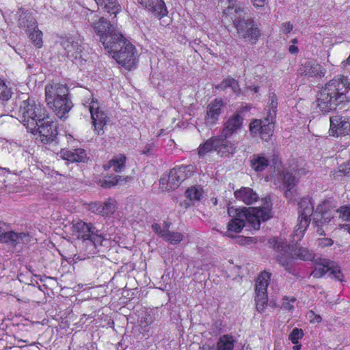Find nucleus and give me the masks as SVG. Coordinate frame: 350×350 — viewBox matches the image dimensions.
<instances>
[{
	"label": "nucleus",
	"instance_id": "nucleus-50",
	"mask_svg": "<svg viewBox=\"0 0 350 350\" xmlns=\"http://www.w3.org/2000/svg\"><path fill=\"white\" fill-rule=\"evenodd\" d=\"M330 273L337 280H341L343 275L341 272L340 268L338 266H334V264H331V269L329 270Z\"/></svg>",
	"mask_w": 350,
	"mask_h": 350
},
{
	"label": "nucleus",
	"instance_id": "nucleus-9",
	"mask_svg": "<svg viewBox=\"0 0 350 350\" xmlns=\"http://www.w3.org/2000/svg\"><path fill=\"white\" fill-rule=\"evenodd\" d=\"M237 216L242 217L247 222L250 229L257 230L260 227L261 221H267L271 217V208L262 207H244L237 209Z\"/></svg>",
	"mask_w": 350,
	"mask_h": 350
},
{
	"label": "nucleus",
	"instance_id": "nucleus-54",
	"mask_svg": "<svg viewBox=\"0 0 350 350\" xmlns=\"http://www.w3.org/2000/svg\"><path fill=\"white\" fill-rule=\"evenodd\" d=\"M153 231L163 238V234H165L167 230H163L159 224H153L152 225Z\"/></svg>",
	"mask_w": 350,
	"mask_h": 350
},
{
	"label": "nucleus",
	"instance_id": "nucleus-12",
	"mask_svg": "<svg viewBox=\"0 0 350 350\" xmlns=\"http://www.w3.org/2000/svg\"><path fill=\"white\" fill-rule=\"evenodd\" d=\"M194 174V167L191 165H178L171 169L168 175L167 190H174L186 179Z\"/></svg>",
	"mask_w": 350,
	"mask_h": 350
},
{
	"label": "nucleus",
	"instance_id": "nucleus-42",
	"mask_svg": "<svg viewBox=\"0 0 350 350\" xmlns=\"http://www.w3.org/2000/svg\"><path fill=\"white\" fill-rule=\"evenodd\" d=\"M163 239L171 244L176 245L180 243L183 239V235L180 232L167 230L165 234H163Z\"/></svg>",
	"mask_w": 350,
	"mask_h": 350
},
{
	"label": "nucleus",
	"instance_id": "nucleus-7",
	"mask_svg": "<svg viewBox=\"0 0 350 350\" xmlns=\"http://www.w3.org/2000/svg\"><path fill=\"white\" fill-rule=\"evenodd\" d=\"M91 26L99 36L105 49H111L116 46L113 41L122 38V33L104 17H100L98 21L91 23Z\"/></svg>",
	"mask_w": 350,
	"mask_h": 350
},
{
	"label": "nucleus",
	"instance_id": "nucleus-23",
	"mask_svg": "<svg viewBox=\"0 0 350 350\" xmlns=\"http://www.w3.org/2000/svg\"><path fill=\"white\" fill-rule=\"evenodd\" d=\"M137 1L152 12L158 18H161L167 14L165 5L162 0H137Z\"/></svg>",
	"mask_w": 350,
	"mask_h": 350
},
{
	"label": "nucleus",
	"instance_id": "nucleus-27",
	"mask_svg": "<svg viewBox=\"0 0 350 350\" xmlns=\"http://www.w3.org/2000/svg\"><path fill=\"white\" fill-rule=\"evenodd\" d=\"M126 160L127 158L124 154H116L103 165V168L105 170L112 168L116 173L122 172L125 168Z\"/></svg>",
	"mask_w": 350,
	"mask_h": 350
},
{
	"label": "nucleus",
	"instance_id": "nucleus-22",
	"mask_svg": "<svg viewBox=\"0 0 350 350\" xmlns=\"http://www.w3.org/2000/svg\"><path fill=\"white\" fill-rule=\"evenodd\" d=\"M218 7L223 10V16L226 18H236V16L241 12H244L245 7L238 3L236 0H219Z\"/></svg>",
	"mask_w": 350,
	"mask_h": 350
},
{
	"label": "nucleus",
	"instance_id": "nucleus-36",
	"mask_svg": "<svg viewBox=\"0 0 350 350\" xmlns=\"http://www.w3.org/2000/svg\"><path fill=\"white\" fill-rule=\"evenodd\" d=\"M235 340L232 335L221 336L217 342V350H233Z\"/></svg>",
	"mask_w": 350,
	"mask_h": 350
},
{
	"label": "nucleus",
	"instance_id": "nucleus-64",
	"mask_svg": "<svg viewBox=\"0 0 350 350\" xmlns=\"http://www.w3.org/2000/svg\"><path fill=\"white\" fill-rule=\"evenodd\" d=\"M345 228L347 230V232L350 234V224L345 225Z\"/></svg>",
	"mask_w": 350,
	"mask_h": 350
},
{
	"label": "nucleus",
	"instance_id": "nucleus-20",
	"mask_svg": "<svg viewBox=\"0 0 350 350\" xmlns=\"http://www.w3.org/2000/svg\"><path fill=\"white\" fill-rule=\"evenodd\" d=\"M297 72L301 77L308 79H320L325 76L326 70L316 62L307 60L300 64Z\"/></svg>",
	"mask_w": 350,
	"mask_h": 350
},
{
	"label": "nucleus",
	"instance_id": "nucleus-63",
	"mask_svg": "<svg viewBox=\"0 0 350 350\" xmlns=\"http://www.w3.org/2000/svg\"><path fill=\"white\" fill-rule=\"evenodd\" d=\"M251 90L254 92H258L259 91V87L258 86H254L253 88H251Z\"/></svg>",
	"mask_w": 350,
	"mask_h": 350
},
{
	"label": "nucleus",
	"instance_id": "nucleus-43",
	"mask_svg": "<svg viewBox=\"0 0 350 350\" xmlns=\"http://www.w3.org/2000/svg\"><path fill=\"white\" fill-rule=\"evenodd\" d=\"M332 175L334 179L338 178L340 176H350V160L340 165L338 170H334Z\"/></svg>",
	"mask_w": 350,
	"mask_h": 350
},
{
	"label": "nucleus",
	"instance_id": "nucleus-34",
	"mask_svg": "<svg viewBox=\"0 0 350 350\" xmlns=\"http://www.w3.org/2000/svg\"><path fill=\"white\" fill-rule=\"evenodd\" d=\"M228 88H230L237 96L241 95V90L239 82L230 76H228L226 78L224 79L221 83L216 87L217 89L220 88L221 90H226Z\"/></svg>",
	"mask_w": 350,
	"mask_h": 350
},
{
	"label": "nucleus",
	"instance_id": "nucleus-44",
	"mask_svg": "<svg viewBox=\"0 0 350 350\" xmlns=\"http://www.w3.org/2000/svg\"><path fill=\"white\" fill-rule=\"evenodd\" d=\"M185 196L190 200H200L202 196V189L195 186L190 187L185 191Z\"/></svg>",
	"mask_w": 350,
	"mask_h": 350
},
{
	"label": "nucleus",
	"instance_id": "nucleus-10",
	"mask_svg": "<svg viewBox=\"0 0 350 350\" xmlns=\"http://www.w3.org/2000/svg\"><path fill=\"white\" fill-rule=\"evenodd\" d=\"M299 222L294 231V236H297L298 239L300 240L310 224V217L314 212V204L312 198L309 197L302 198L299 202Z\"/></svg>",
	"mask_w": 350,
	"mask_h": 350
},
{
	"label": "nucleus",
	"instance_id": "nucleus-48",
	"mask_svg": "<svg viewBox=\"0 0 350 350\" xmlns=\"http://www.w3.org/2000/svg\"><path fill=\"white\" fill-rule=\"evenodd\" d=\"M336 212L342 220L350 221V205L341 206L336 210Z\"/></svg>",
	"mask_w": 350,
	"mask_h": 350
},
{
	"label": "nucleus",
	"instance_id": "nucleus-14",
	"mask_svg": "<svg viewBox=\"0 0 350 350\" xmlns=\"http://www.w3.org/2000/svg\"><path fill=\"white\" fill-rule=\"evenodd\" d=\"M83 39L79 34L66 37L61 41V44L66 51L67 57L74 59H82Z\"/></svg>",
	"mask_w": 350,
	"mask_h": 350
},
{
	"label": "nucleus",
	"instance_id": "nucleus-21",
	"mask_svg": "<svg viewBox=\"0 0 350 350\" xmlns=\"http://www.w3.org/2000/svg\"><path fill=\"white\" fill-rule=\"evenodd\" d=\"M225 105L221 98H215L208 104L204 118L206 122L212 125L215 124L219 120Z\"/></svg>",
	"mask_w": 350,
	"mask_h": 350
},
{
	"label": "nucleus",
	"instance_id": "nucleus-55",
	"mask_svg": "<svg viewBox=\"0 0 350 350\" xmlns=\"http://www.w3.org/2000/svg\"><path fill=\"white\" fill-rule=\"evenodd\" d=\"M154 146V144L153 143L146 144L142 150V154H148L152 151Z\"/></svg>",
	"mask_w": 350,
	"mask_h": 350
},
{
	"label": "nucleus",
	"instance_id": "nucleus-6",
	"mask_svg": "<svg viewBox=\"0 0 350 350\" xmlns=\"http://www.w3.org/2000/svg\"><path fill=\"white\" fill-rule=\"evenodd\" d=\"M19 113L24 126L31 133H34L39 122L43 120V118L47 114L43 105L37 104L30 98L21 103Z\"/></svg>",
	"mask_w": 350,
	"mask_h": 350
},
{
	"label": "nucleus",
	"instance_id": "nucleus-57",
	"mask_svg": "<svg viewBox=\"0 0 350 350\" xmlns=\"http://www.w3.org/2000/svg\"><path fill=\"white\" fill-rule=\"evenodd\" d=\"M288 51L291 54L296 55L299 52V48L297 46L292 44L289 46Z\"/></svg>",
	"mask_w": 350,
	"mask_h": 350
},
{
	"label": "nucleus",
	"instance_id": "nucleus-11",
	"mask_svg": "<svg viewBox=\"0 0 350 350\" xmlns=\"http://www.w3.org/2000/svg\"><path fill=\"white\" fill-rule=\"evenodd\" d=\"M275 121L267 116L263 119H254L249 124V131L254 137L268 142L273 135Z\"/></svg>",
	"mask_w": 350,
	"mask_h": 350
},
{
	"label": "nucleus",
	"instance_id": "nucleus-26",
	"mask_svg": "<svg viewBox=\"0 0 350 350\" xmlns=\"http://www.w3.org/2000/svg\"><path fill=\"white\" fill-rule=\"evenodd\" d=\"M315 267L311 272L310 275L314 278H321L323 277L331 269V264L334 262L326 258H317L314 260Z\"/></svg>",
	"mask_w": 350,
	"mask_h": 350
},
{
	"label": "nucleus",
	"instance_id": "nucleus-49",
	"mask_svg": "<svg viewBox=\"0 0 350 350\" xmlns=\"http://www.w3.org/2000/svg\"><path fill=\"white\" fill-rule=\"evenodd\" d=\"M101 202H94L88 204V210L94 214L100 215Z\"/></svg>",
	"mask_w": 350,
	"mask_h": 350
},
{
	"label": "nucleus",
	"instance_id": "nucleus-56",
	"mask_svg": "<svg viewBox=\"0 0 350 350\" xmlns=\"http://www.w3.org/2000/svg\"><path fill=\"white\" fill-rule=\"evenodd\" d=\"M255 8H262L267 3V0H250Z\"/></svg>",
	"mask_w": 350,
	"mask_h": 350
},
{
	"label": "nucleus",
	"instance_id": "nucleus-19",
	"mask_svg": "<svg viewBox=\"0 0 350 350\" xmlns=\"http://www.w3.org/2000/svg\"><path fill=\"white\" fill-rule=\"evenodd\" d=\"M329 122V135L338 137L350 133V117L338 115L331 116Z\"/></svg>",
	"mask_w": 350,
	"mask_h": 350
},
{
	"label": "nucleus",
	"instance_id": "nucleus-58",
	"mask_svg": "<svg viewBox=\"0 0 350 350\" xmlns=\"http://www.w3.org/2000/svg\"><path fill=\"white\" fill-rule=\"evenodd\" d=\"M202 350H215L214 346H211L209 345H204L202 347Z\"/></svg>",
	"mask_w": 350,
	"mask_h": 350
},
{
	"label": "nucleus",
	"instance_id": "nucleus-13",
	"mask_svg": "<svg viewBox=\"0 0 350 350\" xmlns=\"http://www.w3.org/2000/svg\"><path fill=\"white\" fill-rule=\"evenodd\" d=\"M235 149L233 144L228 145L226 142L221 141L217 137H212L199 146L198 154L200 158H203L206 154L215 150L232 154Z\"/></svg>",
	"mask_w": 350,
	"mask_h": 350
},
{
	"label": "nucleus",
	"instance_id": "nucleus-32",
	"mask_svg": "<svg viewBox=\"0 0 350 350\" xmlns=\"http://www.w3.org/2000/svg\"><path fill=\"white\" fill-rule=\"evenodd\" d=\"M245 226V220L242 217L237 216V209L236 210L235 217L231 219L227 225L226 235L228 237H233L232 233H239L241 232L243 228Z\"/></svg>",
	"mask_w": 350,
	"mask_h": 350
},
{
	"label": "nucleus",
	"instance_id": "nucleus-25",
	"mask_svg": "<svg viewBox=\"0 0 350 350\" xmlns=\"http://www.w3.org/2000/svg\"><path fill=\"white\" fill-rule=\"evenodd\" d=\"M234 197L239 201L243 202L247 205H250L256 202L259 197L258 195L252 188L243 187L234 191Z\"/></svg>",
	"mask_w": 350,
	"mask_h": 350
},
{
	"label": "nucleus",
	"instance_id": "nucleus-61",
	"mask_svg": "<svg viewBox=\"0 0 350 350\" xmlns=\"http://www.w3.org/2000/svg\"><path fill=\"white\" fill-rule=\"evenodd\" d=\"M347 66H350V54L347 60L343 62L344 67H347Z\"/></svg>",
	"mask_w": 350,
	"mask_h": 350
},
{
	"label": "nucleus",
	"instance_id": "nucleus-1",
	"mask_svg": "<svg viewBox=\"0 0 350 350\" xmlns=\"http://www.w3.org/2000/svg\"><path fill=\"white\" fill-rule=\"evenodd\" d=\"M350 89L347 77L338 75L327 82L317 97V106L323 113L336 110L337 107L347 100L346 93Z\"/></svg>",
	"mask_w": 350,
	"mask_h": 350
},
{
	"label": "nucleus",
	"instance_id": "nucleus-33",
	"mask_svg": "<svg viewBox=\"0 0 350 350\" xmlns=\"http://www.w3.org/2000/svg\"><path fill=\"white\" fill-rule=\"evenodd\" d=\"M271 274L266 271L261 272L256 280L255 293H267V287L271 280Z\"/></svg>",
	"mask_w": 350,
	"mask_h": 350
},
{
	"label": "nucleus",
	"instance_id": "nucleus-30",
	"mask_svg": "<svg viewBox=\"0 0 350 350\" xmlns=\"http://www.w3.org/2000/svg\"><path fill=\"white\" fill-rule=\"evenodd\" d=\"M98 8L110 15H116L122 11V7L118 0H100L96 2Z\"/></svg>",
	"mask_w": 350,
	"mask_h": 350
},
{
	"label": "nucleus",
	"instance_id": "nucleus-18",
	"mask_svg": "<svg viewBox=\"0 0 350 350\" xmlns=\"http://www.w3.org/2000/svg\"><path fill=\"white\" fill-rule=\"evenodd\" d=\"M29 234L25 232L17 233L10 230V226L3 221H0V242L10 243L15 247L18 244L27 241Z\"/></svg>",
	"mask_w": 350,
	"mask_h": 350
},
{
	"label": "nucleus",
	"instance_id": "nucleus-24",
	"mask_svg": "<svg viewBox=\"0 0 350 350\" xmlns=\"http://www.w3.org/2000/svg\"><path fill=\"white\" fill-rule=\"evenodd\" d=\"M18 27L24 29L26 31L31 30L36 27L37 21L32 16V14L28 10L20 9L18 11V18L17 21Z\"/></svg>",
	"mask_w": 350,
	"mask_h": 350
},
{
	"label": "nucleus",
	"instance_id": "nucleus-60",
	"mask_svg": "<svg viewBox=\"0 0 350 350\" xmlns=\"http://www.w3.org/2000/svg\"><path fill=\"white\" fill-rule=\"evenodd\" d=\"M294 346L293 347V350H300L301 348V344L298 342L297 344H293Z\"/></svg>",
	"mask_w": 350,
	"mask_h": 350
},
{
	"label": "nucleus",
	"instance_id": "nucleus-5",
	"mask_svg": "<svg viewBox=\"0 0 350 350\" xmlns=\"http://www.w3.org/2000/svg\"><path fill=\"white\" fill-rule=\"evenodd\" d=\"M72 235L83 242H88L92 247L91 254H96L98 252L97 247L104 245L106 241L105 237L98 233L94 225L82 220L73 221L71 226Z\"/></svg>",
	"mask_w": 350,
	"mask_h": 350
},
{
	"label": "nucleus",
	"instance_id": "nucleus-47",
	"mask_svg": "<svg viewBox=\"0 0 350 350\" xmlns=\"http://www.w3.org/2000/svg\"><path fill=\"white\" fill-rule=\"evenodd\" d=\"M122 180L121 176H115L113 177L109 176L107 178L104 179L101 182V187L103 188H110L116 186L119 181Z\"/></svg>",
	"mask_w": 350,
	"mask_h": 350
},
{
	"label": "nucleus",
	"instance_id": "nucleus-2",
	"mask_svg": "<svg viewBox=\"0 0 350 350\" xmlns=\"http://www.w3.org/2000/svg\"><path fill=\"white\" fill-rule=\"evenodd\" d=\"M45 100L60 119L66 118V115L72 107L68 98L69 90L66 85L60 83H49L45 86Z\"/></svg>",
	"mask_w": 350,
	"mask_h": 350
},
{
	"label": "nucleus",
	"instance_id": "nucleus-52",
	"mask_svg": "<svg viewBox=\"0 0 350 350\" xmlns=\"http://www.w3.org/2000/svg\"><path fill=\"white\" fill-rule=\"evenodd\" d=\"M310 322L312 323H321L322 318L319 314H316L314 311L309 312Z\"/></svg>",
	"mask_w": 350,
	"mask_h": 350
},
{
	"label": "nucleus",
	"instance_id": "nucleus-28",
	"mask_svg": "<svg viewBox=\"0 0 350 350\" xmlns=\"http://www.w3.org/2000/svg\"><path fill=\"white\" fill-rule=\"evenodd\" d=\"M250 165L256 172H261L269 165V160L265 153L254 154L250 160Z\"/></svg>",
	"mask_w": 350,
	"mask_h": 350
},
{
	"label": "nucleus",
	"instance_id": "nucleus-16",
	"mask_svg": "<svg viewBox=\"0 0 350 350\" xmlns=\"http://www.w3.org/2000/svg\"><path fill=\"white\" fill-rule=\"evenodd\" d=\"M90 111L94 130L98 135H102L104 133V127L109 121V118L107 113L101 110L97 99L92 98L90 103Z\"/></svg>",
	"mask_w": 350,
	"mask_h": 350
},
{
	"label": "nucleus",
	"instance_id": "nucleus-3",
	"mask_svg": "<svg viewBox=\"0 0 350 350\" xmlns=\"http://www.w3.org/2000/svg\"><path fill=\"white\" fill-rule=\"evenodd\" d=\"M269 243L280 252L277 256L278 262L288 272L291 271L294 260L304 261L313 260L314 253L306 247H295L294 245L278 243L275 238L271 239Z\"/></svg>",
	"mask_w": 350,
	"mask_h": 350
},
{
	"label": "nucleus",
	"instance_id": "nucleus-31",
	"mask_svg": "<svg viewBox=\"0 0 350 350\" xmlns=\"http://www.w3.org/2000/svg\"><path fill=\"white\" fill-rule=\"evenodd\" d=\"M330 207V202L327 200L323 201L317 206L316 211L321 214V223H329L334 218V211Z\"/></svg>",
	"mask_w": 350,
	"mask_h": 350
},
{
	"label": "nucleus",
	"instance_id": "nucleus-8",
	"mask_svg": "<svg viewBox=\"0 0 350 350\" xmlns=\"http://www.w3.org/2000/svg\"><path fill=\"white\" fill-rule=\"evenodd\" d=\"M233 25L239 36L251 44H255L261 36L258 25L252 18H236Z\"/></svg>",
	"mask_w": 350,
	"mask_h": 350
},
{
	"label": "nucleus",
	"instance_id": "nucleus-37",
	"mask_svg": "<svg viewBox=\"0 0 350 350\" xmlns=\"http://www.w3.org/2000/svg\"><path fill=\"white\" fill-rule=\"evenodd\" d=\"M31 30L29 31L28 33V37L33 43V44L37 48L40 49L42 48L43 45V41H42V36L43 33L42 31H40L38 29V25H36V27H33Z\"/></svg>",
	"mask_w": 350,
	"mask_h": 350
},
{
	"label": "nucleus",
	"instance_id": "nucleus-35",
	"mask_svg": "<svg viewBox=\"0 0 350 350\" xmlns=\"http://www.w3.org/2000/svg\"><path fill=\"white\" fill-rule=\"evenodd\" d=\"M278 99L277 95L274 93H270L269 95L267 111L266 116L271 118V120H276L278 111Z\"/></svg>",
	"mask_w": 350,
	"mask_h": 350
},
{
	"label": "nucleus",
	"instance_id": "nucleus-17",
	"mask_svg": "<svg viewBox=\"0 0 350 350\" xmlns=\"http://www.w3.org/2000/svg\"><path fill=\"white\" fill-rule=\"evenodd\" d=\"M248 106L241 107L227 120L221 131V136L225 139L229 137L242 126L244 113L249 111Z\"/></svg>",
	"mask_w": 350,
	"mask_h": 350
},
{
	"label": "nucleus",
	"instance_id": "nucleus-29",
	"mask_svg": "<svg viewBox=\"0 0 350 350\" xmlns=\"http://www.w3.org/2000/svg\"><path fill=\"white\" fill-rule=\"evenodd\" d=\"M62 157L64 160L70 162H85L87 160V154L84 149L76 148L72 150H64Z\"/></svg>",
	"mask_w": 350,
	"mask_h": 350
},
{
	"label": "nucleus",
	"instance_id": "nucleus-4",
	"mask_svg": "<svg viewBox=\"0 0 350 350\" xmlns=\"http://www.w3.org/2000/svg\"><path fill=\"white\" fill-rule=\"evenodd\" d=\"M116 42V40L113 41ZM116 46L111 49H106L112 54L116 62L124 68L131 70L137 64V51L135 46L131 43L122 34V38L117 40Z\"/></svg>",
	"mask_w": 350,
	"mask_h": 350
},
{
	"label": "nucleus",
	"instance_id": "nucleus-53",
	"mask_svg": "<svg viewBox=\"0 0 350 350\" xmlns=\"http://www.w3.org/2000/svg\"><path fill=\"white\" fill-rule=\"evenodd\" d=\"M293 28V25L290 22L284 23L282 25L281 31L283 33L287 34L289 33Z\"/></svg>",
	"mask_w": 350,
	"mask_h": 350
},
{
	"label": "nucleus",
	"instance_id": "nucleus-51",
	"mask_svg": "<svg viewBox=\"0 0 350 350\" xmlns=\"http://www.w3.org/2000/svg\"><path fill=\"white\" fill-rule=\"evenodd\" d=\"M317 243L319 247H325L332 246L334 244V241L330 238H319Z\"/></svg>",
	"mask_w": 350,
	"mask_h": 350
},
{
	"label": "nucleus",
	"instance_id": "nucleus-46",
	"mask_svg": "<svg viewBox=\"0 0 350 350\" xmlns=\"http://www.w3.org/2000/svg\"><path fill=\"white\" fill-rule=\"evenodd\" d=\"M304 336V333L302 329L295 327L293 329L291 332L290 333L288 336V340L293 343V344H297L298 343L299 340L301 338H303Z\"/></svg>",
	"mask_w": 350,
	"mask_h": 350
},
{
	"label": "nucleus",
	"instance_id": "nucleus-38",
	"mask_svg": "<svg viewBox=\"0 0 350 350\" xmlns=\"http://www.w3.org/2000/svg\"><path fill=\"white\" fill-rule=\"evenodd\" d=\"M282 180L284 186L287 188V190L285 191V196L288 198L291 189L295 186L297 180H296L295 176L289 172H283Z\"/></svg>",
	"mask_w": 350,
	"mask_h": 350
},
{
	"label": "nucleus",
	"instance_id": "nucleus-59",
	"mask_svg": "<svg viewBox=\"0 0 350 350\" xmlns=\"http://www.w3.org/2000/svg\"><path fill=\"white\" fill-rule=\"evenodd\" d=\"M171 226V222L170 221H164L163 224V230H169V228Z\"/></svg>",
	"mask_w": 350,
	"mask_h": 350
},
{
	"label": "nucleus",
	"instance_id": "nucleus-39",
	"mask_svg": "<svg viewBox=\"0 0 350 350\" xmlns=\"http://www.w3.org/2000/svg\"><path fill=\"white\" fill-rule=\"evenodd\" d=\"M116 200L109 198L107 201L101 202L100 215L109 216L113 215L116 210Z\"/></svg>",
	"mask_w": 350,
	"mask_h": 350
},
{
	"label": "nucleus",
	"instance_id": "nucleus-40",
	"mask_svg": "<svg viewBox=\"0 0 350 350\" xmlns=\"http://www.w3.org/2000/svg\"><path fill=\"white\" fill-rule=\"evenodd\" d=\"M256 308L259 312H262L268 302L267 293H256Z\"/></svg>",
	"mask_w": 350,
	"mask_h": 350
},
{
	"label": "nucleus",
	"instance_id": "nucleus-62",
	"mask_svg": "<svg viewBox=\"0 0 350 350\" xmlns=\"http://www.w3.org/2000/svg\"><path fill=\"white\" fill-rule=\"evenodd\" d=\"M163 135H165V130L163 129H161L158 132V133L157 135V137H161V136H162Z\"/></svg>",
	"mask_w": 350,
	"mask_h": 350
},
{
	"label": "nucleus",
	"instance_id": "nucleus-41",
	"mask_svg": "<svg viewBox=\"0 0 350 350\" xmlns=\"http://www.w3.org/2000/svg\"><path fill=\"white\" fill-rule=\"evenodd\" d=\"M12 95L10 88L6 85L5 81L0 78V102H6L9 100Z\"/></svg>",
	"mask_w": 350,
	"mask_h": 350
},
{
	"label": "nucleus",
	"instance_id": "nucleus-15",
	"mask_svg": "<svg viewBox=\"0 0 350 350\" xmlns=\"http://www.w3.org/2000/svg\"><path fill=\"white\" fill-rule=\"evenodd\" d=\"M36 133H39L40 140L44 144H49L56 139L57 127L48 113L38 124L33 134Z\"/></svg>",
	"mask_w": 350,
	"mask_h": 350
},
{
	"label": "nucleus",
	"instance_id": "nucleus-45",
	"mask_svg": "<svg viewBox=\"0 0 350 350\" xmlns=\"http://www.w3.org/2000/svg\"><path fill=\"white\" fill-rule=\"evenodd\" d=\"M296 298L293 296H284L282 298L281 308L289 312H293L295 310L294 304Z\"/></svg>",
	"mask_w": 350,
	"mask_h": 350
}]
</instances>
